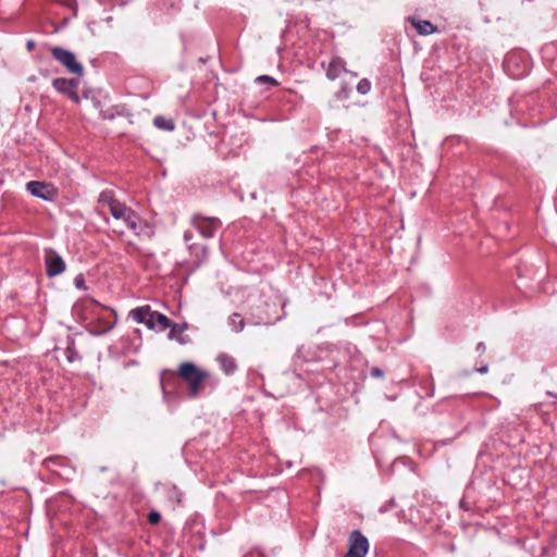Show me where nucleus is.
<instances>
[{
	"label": "nucleus",
	"instance_id": "21",
	"mask_svg": "<svg viewBox=\"0 0 557 557\" xmlns=\"http://www.w3.org/2000/svg\"><path fill=\"white\" fill-rule=\"evenodd\" d=\"M69 97L75 102V103H78L79 102V97L78 95L75 92V90H71L69 94Z\"/></svg>",
	"mask_w": 557,
	"mask_h": 557
},
{
	"label": "nucleus",
	"instance_id": "9",
	"mask_svg": "<svg viewBox=\"0 0 557 557\" xmlns=\"http://www.w3.org/2000/svg\"><path fill=\"white\" fill-rule=\"evenodd\" d=\"M52 85L58 91L67 95L71 90L77 87L78 82L76 79L55 78L53 79Z\"/></svg>",
	"mask_w": 557,
	"mask_h": 557
},
{
	"label": "nucleus",
	"instance_id": "5",
	"mask_svg": "<svg viewBox=\"0 0 557 557\" xmlns=\"http://www.w3.org/2000/svg\"><path fill=\"white\" fill-rule=\"evenodd\" d=\"M129 317L139 324H145L149 330H157L156 311L150 306L137 307L129 311Z\"/></svg>",
	"mask_w": 557,
	"mask_h": 557
},
{
	"label": "nucleus",
	"instance_id": "8",
	"mask_svg": "<svg viewBox=\"0 0 557 557\" xmlns=\"http://www.w3.org/2000/svg\"><path fill=\"white\" fill-rule=\"evenodd\" d=\"M26 189L35 197L52 200L55 196V188L48 183L33 181L27 183Z\"/></svg>",
	"mask_w": 557,
	"mask_h": 557
},
{
	"label": "nucleus",
	"instance_id": "11",
	"mask_svg": "<svg viewBox=\"0 0 557 557\" xmlns=\"http://www.w3.org/2000/svg\"><path fill=\"white\" fill-rule=\"evenodd\" d=\"M345 71L344 63L342 60L336 59L330 62L327 69H326V76L330 79H335L339 76V74Z\"/></svg>",
	"mask_w": 557,
	"mask_h": 557
},
{
	"label": "nucleus",
	"instance_id": "13",
	"mask_svg": "<svg viewBox=\"0 0 557 557\" xmlns=\"http://www.w3.org/2000/svg\"><path fill=\"white\" fill-rule=\"evenodd\" d=\"M153 124L156 127L163 129V131H173L174 129V123L172 120H168L163 116H156L153 120Z\"/></svg>",
	"mask_w": 557,
	"mask_h": 557
},
{
	"label": "nucleus",
	"instance_id": "18",
	"mask_svg": "<svg viewBox=\"0 0 557 557\" xmlns=\"http://www.w3.org/2000/svg\"><path fill=\"white\" fill-rule=\"evenodd\" d=\"M256 83H259V84H268L270 86H275L277 83L276 81L271 77V76H268V75H261V76H258L256 78Z\"/></svg>",
	"mask_w": 557,
	"mask_h": 557
},
{
	"label": "nucleus",
	"instance_id": "14",
	"mask_svg": "<svg viewBox=\"0 0 557 557\" xmlns=\"http://www.w3.org/2000/svg\"><path fill=\"white\" fill-rule=\"evenodd\" d=\"M156 324H157L156 331H158V332H162L166 329H171V326H172V323L169 320V318L162 313L157 312V311H156Z\"/></svg>",
	"mask_w": 557,
	"mask_h": 557
},
{
	"label": "nucleus",
	"instance_id": "19",
	"mask_svg": "<svg viewBox=\"0 0 557 557\" xmlns=\"http://www.w3.org/2000/svg\"><path fill=\"white\" fill-rule=\"evenodd\" d=\"M74 284L77 288L79 289H84L85 288V280L83 277L82 274L77 275L75 278H74Z\"/></svg>",
	"mask_w": 557,
	"mask_h": 557
},
{
	"label": "nucleus",
	"instance_id": "2",
	"mask_svg": "<svg viewBox=\"0 0 557 557\" xmlns=\"http://www.w3.org/2000/svg\"><path fill=\"white\" fill-rule=\"evenodd\" d=\"M180 376L189 385L190 395L195 396L202 387V383L209 377V373L198 369L191 362H183L178 368Z\"/></svg>",
	"mask_w": 557,
	"mask_h": 557
},
{
	"label": "nucleus",
	"instance_id": "6",
	"mask_svg": "<svg viewBox=\"0 0 557 557\" xmlns=\"http://www.w3.org/2000/svg\"><path fill=\"white\" fill-rule=\"evenodd\" d=\"M191 224L203 237L210 238L213 236V233L220 225V222L214 218L195 215L191 219Z\"/></svg>",
	"mask_w": 557,
	"mask_h": 557
},
{
	"label": "nucleus",
	"instance_id": "3",
	"mask_svg": "<svg viewBox=\"0 0 557 557\" xmlns=\"http://www.w3.org/2000/svg\"><path fill=\"white\" fill-rule=\"evenodd\" d=\"M55 60L64 65L71 73L82 76L84 74L83 65L76 61L74 53L60 47L51 49Z\"/></svg>",
	"mask_w": 557,
	"mask_h": 557
},
{
	"label": "nucleus",
	"instance_id": "12",
	"mask_svg": "<svg viewBox=\"0 0 557 557\" xmlns=\"http://www.w3.org/2000/svg\"><path fill=\"white\" fill-rule=\"evenodd\" d=\"M218 362L226 374H231L236 368L234 359L227 355H220Z\"/></svg>",
	"mask_w": 557,
	"mask_h": 557
},
{
	"label": "nucleus",
	"instance_id": "23",
	"mask_svg": "<svg viewBox=\"0 0 557 557\" xmlns=\"http://www.w3.org/2000/svg\"><path fill=\"white\" fill-rule=\"evenodd\" d=\"M476 351L479 354H483L485 351V345L483 343H479L476 346Z\"/></svg>",
	"mask_w": 557,
	"mask_h": 557
},
{
	"label": "nucleus",
	"instance_id": "17",
	"mask_svg": "<svg viewBox=\"0 0 557 557\" xmlns=\"http://www.w3.org/2000/svg\"><path fill=\"white\" fill-rule=\"evenodd\" d=\"M371 89V83L368 81V79H361L358 85H357V90L358 92H360L361 95H366L370 91Z\"/></svg>",
	"mask_w": 557,
	"mask_h": 557
},
{
	"label": "nucleus",
	"instance_id": "20",
	"mask_svg": "<svg viewBox=\"0 0 557 557\" xmlns=\"http://www.w3.org/2000/svg\"><path fill=\"white\" fill-rule=\"evenodd\" d=\"M160 513L159 512H150L148 516V520L151 524H157L160 521Z\"/></svg>",
	"mask_w": 557,
	"mask_h": 557
},
{
	"label": "nucleus",
	"instance_id": "10",
	"mask_svg": "<svg viewBox=\"0 0 557 557\" xmlns=\"http://www.w3.org/2000/svg\"><path fill=\"white\" fill-rule=\"evenodd\" d=\"M410 22L420 35H430L435 33L436 30V27L429 21H419L416 18H410Z\"/></svg>",
	"mask_w": 557,
	"mask_h": 557
},
{
	"label": "nucleus",
	"instance_id": "27",
	"mask_svg": "<svg viewBox=\"0 0 557 557\" xmlns=\"http://www.w3.org/2000/svg\"><path fill=\"white\" fill-rule=\"evenodd\" d=\"M33 47H34V42H33L32 40H30V41H28V42H27V48H28V50H32V49H33Z\"/></svg>",
	"mask_w": 557,
	"mask_h": 557
},
{
	"label": "nucleus",
	"instance_id": "24",
	"mask_svg": "<svg viewBox=\"0 0 557 557\" xmlns=\"http://www.w3.org/2000/svg\"><path fill=\"white\" fill-rule=\"evenodd\" d=\"M476 371H478L479 373H482V374L487 373V371H488V367H487V366H483V367H481V368H478V369H476Z\"/></svg>",
	"mask_w": 557,
	"mask_h": 557
},
{
	"label": "nucleus",
	"instance_id": "1",
	"mask_svg": "<svg viewBox=\"0 0 557 557\" xmlns=\"http://www.w3.org/2000/svg\"><path fill=\"white\" fill-rule=\"evenodd\" d=\"M99 201L108 203L112 216L116 220H122L125 222L127 227L134 231L136 234H144L148 237L152 235L151 228L147 225L141 226V220L139 216L123 203L119 202L117 200L110 199L106 194L100 196Z\"/></svg>",
	"mask_w": 557,
	"mask_h": 557
},
{
	"label": "nucleus",
	"instance_id": "22",
	"mask_svg": "<svg viewBox=\"0 0 557 557\" xmlns=\"http://www.w3.org/2000/svg\"><path fill=\"white\" fill-rule=\"evenodd\" d=\"M193 238V234L189 231H186L184 233V240L185 243H188Z\"/></svg>",
	"mask_w": 557,
	"mask_h": 557
},
{
	"label": "nucleus",
	"instance_id": "16",
	"mask_svg": "<svg viewBox=\"0 0 557 557\" xmlns=\"http://www.w3.org/2000/svg\"><path fill=\"white\" fill-rule=\"evenodd\" d=\"M187 323L172 324L170 329L169 338H175L178 334L184 333L187 330Z\"/></svg>",
	"mask_w": 557,
	"mask_h": 557
},
{
	"label": "nucleus",
	"instance_id": "4",
	"mask_svg": "<svg viewBox=\"0 0 557 557\" xmlns=\"http://www.w3.org/2000/svg\"><path fill=\"white\" fill-rule=\"evenodd\" d=\"M369 552V541L360 531L351 532L348 539V552L345 557H366Z\"/></svg>",
	"mask_w": 557,
	"mask_h": 557
},
{
	"label": "nucleus",
	"instance_id": "26",
	"mask_svg": "<svg viewBox=\"0 0 557 557\" xmlns=\"http://www.w3.org/2000/svg\"><path fill=\"white\" fill-rule=\"evenodd\" d=\"M112 329H113V324H110V325L106 326L104 330L101 331V333L108 332V331H110Z\"/></svg>",
	"mask_w": 557,
	"mask_h": 557
},
{
	"label": "nucleus",
	"instance_id": "25",
	"mask_svg": "<svg viewBox=\"0 0 557 557\" xmlns=\"http://www.w3.org/2000/svg\"><path fill=\"white\" fill-rule=\"evenodd\" d=\"M372 374L375 375V376H381L382 372L379 369H373L372 370Z\"/></svg>",
	"mask_w": 557,
	"mask_h": 557
},
{
	"label": "nucleus",
	"instance_id": "7",
	"mask_svg": "<svg viewBox=\"0 0 557 557\" xmlns=\"http://www.w3.org/2000/svg\"><path fill=\"white\" fill-rule=\"evenodd\" d=\"M45 262H46V267H47V274L50 277L59 275V274L63 273L65 270V262L52 249L46 250Z\"/></svg>",
	"mask_w": 557,
	"mask_h": 557
},
{
	"label": "nucleus",
	"instance_id": "15",
	"mask_svg": "<svg viewBox=\"0 0 557 557\" xmlns=\"http://www.w3.org/2000/svg\"><path fill=\"white\" fill-rule=\"evenodd\" d=\"M228 323H230V326L232 327V330L236 333L240 332L245 326L244 319L238 313H233L230 317Z\"/></svg>",
	"mask_w": 557,
	"mask_h": 557
}]
</instances>
